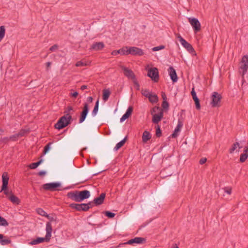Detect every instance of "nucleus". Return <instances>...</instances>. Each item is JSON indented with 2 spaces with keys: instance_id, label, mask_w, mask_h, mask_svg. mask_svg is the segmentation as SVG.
Instances as JSON below:
<instances>
[{
  "instance_id": "f257e3e1",
  "label": "nucleus",
  "mask_w": 248,
  "mask_h": 248,
  "mask_svg": "<svg viewBox=\"0 0 248 248\" xmlns=\"http://www.w3.org/2000/svg\"><path fill=\"white\" fill-rule=\"evenodd\" d=\"M67 196L72 200L79 202L89 198L90 196V192L87 190L82 191L76 190L68 192Z\"/></svg>"
},
{
  "instance_id": "f03ea898",
  "label": "nucleus",
  "mask_w": 248,
  "mask_h": 248,
  "mask_svg": "<svg viewBox=\"0 0 248 248\" xmlns=\"http://www.w3.org/2000/svg\"><path fill=\"white\" fill-rule=\"evenodd\" d=\"M151 114L153 116L152 122L157 124L163 117V111L159 107L155 106L151 110Z\"/></svg>"
},
{
  "instance_id": "7ed1b4c3",
  "label": "nucleus",
  "mask_w": 248,
  "mask_h": 248,
  "mask_svg": "<svg viewBox=\"0 0 248 248\" xmlns=\"http://www.w3.org/2000/svg\"><path fill=\"white\" fill-rule=\"evenodd\" d=\"M72 116L69 113H67L60 118L57 123L55 124V128L57 129H61L70 124L72 120Z\"/></svg>"
},
{
  "instance_id": "20e7f679",
  "label": "nucleus",
  "mask_w": 248,
  "mask_h": 248,
  "mask_svg": "<svg viewBox=\"0 0 248 248\" xmlns=\"http://www.w3.org/2000/svg\"><path fill=\"white\" fill-rule=\"evenodd\" d=\"M176 36L181 45L191 54L195 53V50L191 44L185 40L180 34H177Z\"/></svg>"
},
{
  "instance_id": "39448f33",
  "label": "nucleus",
  "mask_w": 248,
  "mask_h": 248,
  "mask_svg": "<svg viewBox=\"0 0 248 248\" xmlns=\"http://www.w3.org/2000/svg\"><path fill=\"white\" fill-rule=\"evenodd\" d=\"M188 20L192 26L195 33H197L201 31V25L197 18L195 17H189Z\"/></svg>"
},
{
  "instance_id": "423d86ee",
  "label": "nucleus",
  "mask_w": 248,
  "mask_h": 248,
  "mask_svg": "<svg viewBox=\"0 0 248 248\" xmlns=\"http://www.w3.org/2000/svg\"><path fill=\"white\" fill-rule=\"evenodd\" d=\"M212 101L211 104L213 107H218L220 106V100L222 98L221 94L217 92H213L212 96Z\"/></svg>"
},
{
  "instance_id": "0eeeda50",
  "label": "nucleus",
  "mask_w": 248,
  "mask_h": 248,
  "mask_svg": "<svg viewBox=\"0 0 248 248\" xmlns=\"http://www.w3.org/2000/svg\"><path fill=\"white\" fill-rule=\"evenodd\" d=\"M61 186V184L60 182H53L50 183H46L43 185V188L46 190L51 191H55L59 190L58 189Z\"/></svg>"
},
{
  "instance_id": "6e6552de",
  "label": "nucleus",
  "mask_w": 248,
  "mask_h": 248,
  "mask_svg": "<svg viewBox=\"0 0 248 248\" xmlns=\"http://www.w3.org/2000/svg\"><path fill=\"white\" fill-rule=\"evenodd\" d=\"M248 69V56L245 55L243 57L241 61L240 69L242 71V76L244 78V75L247 72Z\"/></svg>"
},
{
  "instance_id": "1a4fd4ad",
  "label": "nucleus",
  "mask_w": 248,
  "mask_h": 248,
  "mask_svg": "<svg viewBox=\"0 0 248 248\" xmlns=\"http://www.w3.org/2000/svg\"><path fill=\"white\" fill-rule=\"evenodd\" d=\"M147 76L154 81L157 82L159 80V75L157 68L154 67L149 69Z\"/></svg>"
},
{
  "instance_id": "9d476101",
  "label": "nucleus",
  "mask_w": 248,
  "mask_h": 248,
  "mask_svg": "<svg viewBox=\"0 0 248 248\" xmlns=\"http://www.w3.org/2000/svg\"><path fill=\"white\" fill-rule=\"evenodd\" d=\"M145 242H146V239L144 238L137 237L133 239H131L128 240L127 242H126L125 243L120 244L119 245V247H120L123 245H126V244L132 245L134 243L143 244V243H145Z\"/></svg>"
},
{
  "instance_id": "9b49d317",
  "label": "nucleus",
  "mask_w": 248,
  "mask_h": 248,
  "mask_svg": "<svg viewBox=\"0 0 248 248\" xmlns=\"http://www.w3.org/2000/svg\"><path fill=\"white\" fill-rule=\"evenodd\" d=\"M128 53L134 56H142L144 54L142 49L135 46H129Z\"/></svg>"
},
{
  "instance_id": "f8f14e48",
  "label": "nucleus",
  "mask_w": 248,
  "mask_h": 248,
  "mask_svg": "<svg viewBox=\"0 0 248 248\" xmlns=\"http://www.w3.org/2000/svg\"><path fill=\"white\" fill-rule=\"evenodd\" d=\"M46 234L44 237L46 242H49L51 239L52 232V227L50 222H47L46 224Z\"/></svg>"
},
{
  "instance_id": "ddd939ff",
  "label": "nucleus",
  "mask_w": 248,
  "mask_h": 248,
  "mask_svg": "<svg viewBox=\"0 0 248 248\" xmlns=\"http://www.w3.org/2000/svg\"><path fill=\"white\" fill-rule=\"evenodd\" d=\"M89 108L88 106V104L85 103L84 104V107L83 108V110L80 113V116L79 120V123H83L86 119L87 115L89 112Z\"/></svg>"
},
{
  "instance_id": "4468645a",
  "label": "nucleus",
  "mask_w": 248,
  "mask_h": 248,
  "mask_svg": "<svg viewBox=\"0 0 248 248\" xmlns=\"http://www.w3.org/2000/svg\"><path fill=\"white\" fill-rule=\"evenodd\" d=\"M169 75L173 82H176L178 80V77L175 70L172 66H170L168 69Z\"/></svg>"
},
{
  "instance_id": "2eb2a0df",
  "label": "nucleus",
  "mask_w": 248,
  "mask_h": 248,
  "mask_svg": "<svg viewBox=\"0 0 248 248\" xmlns=\"http://www.w3.org/2000/svg\"><path fill=\"white\" fill-rule=\"evenodd\" d=\"M122 69L124 71V75L128 78H131L133 80L136 79L135 75L131 70H130L125 67H123Z\"/></svg>"
},
{
  "instance_id": "dca6fc26",
  "label": "nucleus",
  "mask_w": 248,
  "mask_h": 248,
  "mask_svg": "<svg viewBox=\"0 0 248 248\" xmlns=\"http://www.w3.org/2000/svg\"><path fill=\"white\" fill-rule=\"evenodd\" d=\"M105 197H106V193H102L100 195L99 197H97L93 200V203L94 204V205L96 206H98V205L102 204L104 201Z\"/></svg>"
},
{
  "instance_id": "f3484780",
  "label": "nucleus",
  "mask_w": 248,
  "mask_h": 248,
  "mask_svg": "<svg viewBox=\"0 0 248 248\" xmlns=\"http://www.w3.org/2000/svg\"><path fill=\"white\" fill-rule=\"evenodd\" d=\"M9 179V178L8 175V173L6 172H4L2 175V190H4L7 188Z\"/></svg>"
},
{
  "instance_id": "a211bd4d",
  "label": "nucleus",
  "mask_w": 248,
  "mask_h": 248,
  "mask_svg": "<svg viewBox=\"0 0 248 248\" xmlns=\"http://www.w3.org/2000/svg\"><path fill=\"white\" fill-rule=\"evenodd\" d=\"M105 46L104 44L102 42H96L91 46V49L96 51L102 50Z\"/></svg>"
},
{
  "instance_id": "6ab92c4d",
  "label": "nucleus",
  "mask_w": 248,
  "mask_h": 248,
  "mask_svg": "<svg viewBox=\"0 0 248 248\" xmlns=\"http://www.w3.org/2000/svg\"><path fill=\"white\" fill-rule=\"evenodd\" d=\"M133 111V108L132 107H129L126 111V112L123 115L120 119L121 122L125 121L126 119L128 118L131 115Z\"/></svg>"
},
{
  "instance_id": "aec40b11",
  "label": "nucleus",
  "mask_w": 248,
  "mask_h": 248,
  "mask_svg": "<svg viewBox=\"0 0 248 248\" xmlns=\"http://www.w3.org/2000/svg\"><path fill=\"white\" fill-rule=\"evenodd\" d=\"M248 157V148H246L244 150V153L240 155V162H244Z\"/></svg>"
},
{
  "instance_id": "412c9836",
  "label": "nucleus",
  "mask_w": 248,
  "mask_h": 248,
  "mask_svg": "<svg viewBox=\"0 0 248 248\" xmlns=\"http://www.w3.org/2000/svg\"><path fill=\"white\" fill-rule=\"evenodd\" d=\"M44 242H46L44 237H38L36 239H34L29 242V244L31 245H34L43 243Z\"/></svg>"
},
{
  "instance_id": "4be33fe9",
  "label": "nucleus",
  "mask_w": 248,
  "mask_h": 248,
  "mask_svg": "<svg viewBox=\"0 0 248 248\" xmlns=\"http://www.w3.org/2000/svg\"><path fill=\"white\" fill-rule=\"evenodd\" d=\"M111 93L109 89H104L103 90V99L104 101H107L110 94Z\"/></svg>"
},
{
  "instance_id": "5701e85b",
  "label": "nucleus",
  "mask_w": 248,
  "mask_h": 248,
  "mask_svg": "<svg viewBox=\"0 0 248 248\" xmlns=\"http://www.w3.org/2000/svg\"><path fill=\"white\" fill-rule=\"evenodd\" d=\"M151 138V136L150 132L147 131H144L143 133L142 137L143 142H146Z\"/></svg>"
},
{
  "instance_id": "b1692460",
  "label": "nucleus",
  "mask_w": 248,
  "mask_h": 248,
  "mask_svg": "<svg viewBox=\"0 0 248 248\" xmlns=\"http://www.w3.org/2000/svg\"><path fill=\"white\" fill-rule=\"evenodd\" d=\"M9 200L12 202L16 204H19L20 202L18 198L13 194H11V195L9 197Z\"/></svg>"
},
{
  "instance_id": "393cba45",
  "label": "nucleus",
  "mask_w": 248,
  "mask_h": 248,
  "mask_svg": "<svg viewBox=\"0 0 248 248\" xmlns=\"http://www.w3.org/2000/svg\"><path fill=\"white\" fill-rule=\"evenodd\" d=\"M148 99L149 101L152 103H155L157 102L158 98L156 94H150V96H148Z\"/></svg>"
},
{
  "instance_id": "a878e982",
  "label": "nucleus",
  "mask_w": 248,
  "mask_h": 248,
  "mask_svg": "<svg viewBox=\"0 0 248 248\" xmlns=\"http://www.w3.org/2000/svg\"><path fill=\"white\" fill-rule=\"evenodd\" d=\"M126 140L127 137H126L123 140H122L121 141H120L116 144V145L114 148V150L116 151L118 150H119L120 148H121L124 144Z\"/></svg>"
},
{
  "instance_id": "bb28decb",
  "label": "nucleus",
  "mask_w": 248,
  "mask_h": 248,
  "mask_svg": "<svg viewBox=\"0 0 248 248\" xmlns=\"http://www.w3.org/2000/svg\"><path fill=\"white\" fill-rule=\"evenodd\" d=\"M91 208V206H88L86 203L79 204V211H87Z\"/></svg>"
},
{
  "instance_id": "cd10ccee",
  "label": "nucleus",
  "mask_w": 248,
  "mask_h": 248,
  "mask_svg": "<svg viewBox=\"0 0 248 248\" xmlns=\"http://www.w3.org/2000/svg\"><path fill=\"white\" fill-rule=\"evenodd\" d=\"M237 147H239V149L242 148L241 146H240V144L238 142H236L232 144V148L229 149V153L230 154L233 153Z\"/></svg>"
},
{
  "instance_id": "c85d7f7f",
  "label": "nucleus",
  "mask_w": 248,
  "mask_h": 248,
  "mask_svg": "<svg viewBox=\"0 0 248 248\" xmlns=\"http://www.w3.org/2000/svg\"><path fill=\"white\" fill-rule=\"evenodd\" d=\"M42 161H43V160L40 159V160H39L38 161H37L36 162L31 163V164L29 165V167L31 169H35L36 168H37L38 166L41 164Z\"/></svg>"
},
{
  "instance_id": "c756f323",
  "label": "nucleus",
  "mask_w": 248,
  "mask_h": 248,
  "mask_svg": "<svg viewBox=\"0 0 248 248\" xmlns=\"http://www.w3.org/2000/svg\"><path fill=\"white\" fill-rule=\"evenodd\" d=\"M99 108V98L97 100L95 106L94 107L92 111V115L93 116H95L96 113L98 112Z\"/></svg>"
},
{
  "instance_id": "7c9ffc66",
  "label": "nucleus",
  "mask_w": 248,
  "mask_h": 248,
  "mask_svg": "<svg viewBox=\"0 0 248 248\" xmlns=\"http://www.w3.org/2000/svg\"><path fill=\"white\" fill-rule=\"evenodd\" d=\"M128 46L123 47V48L120 49V54L122 55H129V53H128Z\"/></svg>"
},
{
  "instance_id": "2f4dec72",
  "label": "nucleus",
  "mask_w": 248,
  "mask_h": 248,
  "mask_svg": "<svg viewBox=\"0 0 248 248\" xmlns=\"http://www.w3.org/2000/svg\"><path fill=\"white\" fill-rule=\"evenodd\" d=\"M183 126V123L181 119H179L178 121V124L176 127L175 129V132H179L180 131L181 128Z\"/></svg>"
},
{
  "instance_id": "473e14b6",
  "label": "nucleus",
  "mask_w": 248,
  "mask_h": 248,
  "mask_svg": "<svg viewBox=\"0 0 248 248\" xmlns=\"http://www.w3.org/2000/svg\"><path fill=\"white\" fill-rule=\"evenodd\" d=\"M5 33V29L4 26L0 27V41L3 39Z\"/></svg>"
},
{
  "instance_id": "72a5a7b5",
  "label": "nucleus",
  "mask_w": 248,
  "mask_h": 248,
  "mask_svg": "<svg viewBox=\"0 0 248 248\" xmlns=\"http://www.w3.org/2000/svg\"><path fill=\"white\" fill-rule=\"evenodd\" d=\"M90 62H83L82 61H78L76 63L75 65L77 67H79V66H84L89 65Z\"/></svg>"
},
{
  "instance_id": "f704fd0d",
  "label": "nucleus",
  "mask_w": 248,
  "mask_h": 248,
  "mask_svg": "<svg viewBox=\"0 0 248 248\" xmlns=\"http://www.w3.org/2000/svg\"><path fill=\"white\" fill-rule=\"evenodd\" d=\"M103 213L104 214V215L106 216H107L108 218H113L115 216V213H112L110 211H105V212H104Z\"/></svg>"
},
{
  "instance_id": "c9c22d12",
  "label": "nucleus",
  "mask_w": 248,
  "mask_h": 248,
  "mask_svg": "<svg viewBox=\"0 0 248 248\" xmlns=\"http://www.w3.org/2000/svg\"><path fill=\"white\" fill-rule=\"evenodd\" d=\"M36 212L39 215L43 217H46V216L47 215V213L43 209L40 208L36 209Z\"/></svg>"
},
{
  "instance_id": "e433bc0d",
  "label": "nucleus",
  "mask_w": 248,
  "mask_h": 248,
  "mask_svg": "<svg viewBox=\"0 0 248 248\" xmlns=\"http://www.w3.org/2000/svg\"><path fill=\"white\" fill-rule=\"evenodd\" d=\"M8 223L3 217L0 216V226H7Z\"/></svg>"
},
{
  "instance_id": "4c0bfd02",
  "label": "nucleus",
  "mask_w": 248,
  "mask_h": 248,
  "mask_svg": "<svg viewBox=\"0 0 248 248\" xmlns=\"http://www.w3.org/2000/svg\"><path fill=\"white\" fill-rule=\"evenodd\" d=\"M52 144V142H49L44 147V151H43V154L44 155L46 154L50 150V146Z\"/></svg>"
},
{
  "instance_id": "58836bf2",
  "label": "nucleus",
  "mask_w": 248,
  "mask_h": 248,
  "mask_svg": "<svg viewBox=\"0 0 248 248\" xmlns=\"http://www.w3.org/2000/svg\"><path fill=\"white\" fill-rule=\"evenodd\" d=\"M141 93L143 96L148 98V96H149L150 94H151L152 93H150L148 90L142 89L141 90Z\"/></svg>"
},
{
  "instance_id": "ea45409f",
  "label": "nucleus",
  "mask_w": 248,
  "mask_h": 248,
  "mask_svg": "<svg viewBox=\"0 0 248 248\" xmlns=\"http://www.w3.org/2000/svg\"><path fill=\"white\" fill-rule=\"evenodd\" d=\"M156 136L157 137L159 138L162 135V132L161 130L160 129V126L159 125H157L156 127Z\"/></svg>"
},
{
  "instance_id": "a19ab883",
  "label": "nucleus",
  "mask_w": 248,
  "mask_h": 248,
  "mask_svg": "<svg viewBox=\"0 0 248 248\" xmlns=\"http://www.w3.org/2000/svg\"><path fill=\"white\" fill-rule=\"evenodd\" d=\"M69 207L72 209H76L78 211H79V204L78 203H71L69 204Z\"/></svg>"
},
{
  "instance_id": "79ce46f5",
  "label": "nucleus",
  "mask_w": 248,
  "mask_h": 248,
  "mask_svg": "<svg viewBox=\"0 0 248 248\" xmlns=\"http://www.w3.org/2000/svg\"><path fill=\"white\" fill-rule=\"evenodd\" d=\"M11 242V241L10 239H1L0 240V243L2 245H5L10 244Z\"/></svg>"
},
{
  "instance_id": "37998d69",
  "label": "nucleus",
  "mask_w": 248,
  "mask_h": 248,
  "mask_svg": "<svg viewBox=\"0 0 248 248\" xmlns=\"http://www.w3.org/2000/svg\"><path fill=\"white\" fill-rule=\"evenodd\" d=\"M10 141L9 137H3L0 139V143H7Z\"/></svg>"
},
{
  "instance_id": "c03bdc74",
  "label": "nucleus",
  "mask_w": 248,
  "mask_h": 248,
  "mask_svg": "<svg viewBox=\"0 0 248 248\" xmlns=\"http://www.w3.org/2000/svg\"><path fill=\"white\" fill-rule=\"evenodd\" d=\"M165 48V46L163 45H160L154 47L152 48V50L153 51H156L160 50L161 49H163Z\"/></svg>"
},
{
  "instance_id": "a18cd8bd",
  "label": "nucleus",
  "mask_w": 248,
  "mask_h": 248,
  "mask_svg": "<svg viewBox=\"0 0 248 248\" xmlns=\"http://www.w3.org/2000/svg\"><path fill=\"white\" fill-rule=\"evenodd\" d=\"M191 94L192 96L193 100L199 99L196 95V92L195 91L194 88L192 89V91L191 92Z\"/></svg>"
},
{
  "instance_id": "49530a36",
  "label": "nucleus",
  "mask_w": 248,
  "mask_h": 248,
  "mask_svg": "<svg viewBox=\"0 0 248 248\" xmlns=\"http://www.w3.org/2000/svg\"><path fill=\"white\" fill-rule=\"evenodd\" d=\"M18 138H19V137L17 135V134H16L15 135H12L10 137H9V139H10V140L16 141L18 140Z\"/></svg>"
},
{
  "instance_id": "de8ad7c7",
  "label": "nucleus",
  "mask_w": 248,
  "mask_h": 248,
  "mask_svg": "<svg viewBox=\"0 0 248 248\" xmlns=\"http://www.w3.org/2000/svg\"><path fill=\"white\" fill-rule=\"evenodd\" d=\"M194 101L195 102L196 108L198 110L200 109L201 108V105L199 99L194 100Z\"/></svg>"
},
{
  "instance_id": "09e8293b",
  "label": "nucleus",
  "mask_w": 248,
  "mask_h": 248,
  "mask_svg": "<svg viewBox=\"0 0 248 248\" xmlns=\"http://www.w3.org/2000/svg\"><path fill=\"white\" fill-rule=\"evenodd\" d=\"M26 132L27 131L26 130L21 129L17 134L19 137H22L25 135Z\"/></svg>"
},
{
  "instance_id": "8fccbe9b",
  "label": "nucleus",
  "mask_w": 248,
  "mask_h": 248,
  "mask_svg": "<svg viewBox=\"0 0 248 248\" xmlns=\"http://www.w3.org/2000/svg\"><path fill=\"white\" fill-rule=\"evenodd\" d=\"M162 107L163 108H168L169 107V103L167 101H163L162 104Z\"/></svg>"
},
{
  "instance_id": "3c124183",
  "label": "nucleus",
  "mask_w": 248,
  "mask_h": 248,
  "mask_svg": "<svg viewBox=\"0 0 248 248\" xmlns=\"http://www.w3.org/2000/svg\"><path fill=\"white\" fill-rule=\"evenodd\" d=\"M133 82L135 85V86H136V89L137 90H140V84H139V83L138 82L136 78L135 79V80H133Z\"/></svg>"
},
{
  "instance_id": "603ef678",
  "label": "nucleus",
  "mask_w": 248,
  "mask_h": 248,
  "mask_svg": "<svg viewBox=\"0 0 248 248\" xmlns=\"http://www.w3.org/2000/svg\"><path fill=\"white\" fill-rule=\"evenodd\" d=\"M58 48V46L57 45H54L50 47L49 50L52 52L54 51Z\"/></svg>"
},
{
  "instance_id": "864d4df0",
  "label": "nucleus",
  "mask_w": 248,
  "mask_h": 248,
  "mask_svg": "<svg viewBox=\"0 0 248 248\" xmlns=\"http://www.w3.org/2000/svg\"><path fill=\"white\" fill-rule=\"evenodd\" d=\"M224 191L228 194H231L232 193V188L231 187H225Z\"/></svg>"
},
{
  "instance_id": "5fc2aeb1",
  "label": "nucleus",
  "mask_w": 248,
  "mask_h": 248,
  "mask_svg": "<svg viewBox=\"0 0 248 248\" xmlns=\"http://www.w3.org/2000/svg\"><path fill=\"white\" fill-rule=\"evenodd\" d=\"M46 217H47L49 220H50V222L51 223V222L52 221H56V219L54 218L53 217H50L49 215L47 214V215L46 216Z\"/></svg>"
},
{
  "instance_id": "6e6d98bb",
  "label": "nucleus",
  "mask_w": 248,
  "mask_h": 248,
  "mask_svg": "<svg viewBox=\"0 0 248 248\" xmlns=\"http://www.w3.org/2000/svg\"><path fill=\"white\" fill-rule=\"evenodd\" d=\"M46 70L47 71H48L51 66V62H46Z\"/></svg>"
},
{
  "instance_id": "4d7b16f0",
  "label": "nucleus",
  "mask_w": 248,
  "mask_h": 248,
  "mask_svg": "<svg viewBox=\"0 0 248 248\" xmlns=\"http://www.w3.org/2000/svg\"><path fill=\"white\" fill-rule=\"evenodd\" d=\"M207 161V159L206 158H202L200 161L199 163L200 164L202 165L204 164Z\"/></svg>"
},
{
  "instance_id": "13d9d810",
  "label": "nucleus",
  "mask_w": 248,
  "mask_h": 248,
  "mask_svg": "<svg viewBox=\"0 0 248 248\" xmlns=\"http://www.w3.org/2000/svg\"><path fill=\"white\" fill-rule=\"evenodd\" d=\"M72 110H73V107L72 106H68L67 107V110H65L64 111V113H65V114L67 113H69V112Z\"/></svg>"
},
{
  "instance_id": "bf43d9fd",
  "label": "nucleus",
  "mask_w": 248,
  "mask_h": 248,
  "mask_svg": "<svg viewBox=\"0 0 248 248\" xmlns=\"http://www.w3.org/2000/svg\"><path fill=\"white\" fill-rule=\"evenodd\" d=\"M118 54H120V49L118 50H114L111 53V54L114 56L117 55Z\"/></svg>"
},
{
  "instance_id": "052dcab7",
  "label": "nucleus",
  "mask_w": 248,
  "mask_h": 248,
  "mask_svg": "<svg viewBox=\"0 0 248 248\" xmlns=\"http://www.w3.org/2000/svg\"><path fill=\"white\" fill-rule=\"evenodd\" d=\"M46 174V171L44 170H41L38 173V175L39 176H43Z\"/></svg>"
},
{
  "instance_id": "680f3d73",
  "label": "nucleus",
  "mask_w": 248,
  "mask_h": 248,
  "mask_svg": "<svg viewBox=\"0 0 248 248\" xmlns=\"http://www.w3.org/2000/svg\"><path fill=\"white\" fill-rule=\"evenodd\" d=\"M162 98L163 99V101H167V96L165 93H162Z\"/></svg>"
},
{
  "instance_id": "e2e57ef3",
  "label": "nucleus",
  "mask_w": 248,
  "mask_h": 248,
  "mask_svg": "<svg viewBox=\"0 0 248 248\" xmlns=\"http://www.w3.org/2000/svg\"><path fill=\"white\" fill-rule=\"evenodd\" d=\"M178 132H175V131L174 130L173 133L171 134V137L173 138L177 137L178 136Z\"/></svg>"
},
{
  "instance_id": "0e129e2a",
  "label": "nucleus",
  "mask_w": 248,
  "mask_h": 248,
  "mask_svg": "<svg viewBox=\"0 0 248 248\" xmlns=\"http://www.w3.org/2000/svg\"><path fill=\"white\" fill-rule=\"evenodd\" d=\"M3 191V192H4V194L6 195H8V194H9V192H8V191L7 190V188H6L4 190H2V188L1 189V191Z\"/></svg>"
},
{
  "instance_id": "69168bd1",
  "label": "nucleus",
  "mask_w": 248,
  "mask_h": 248,
  "mask_svg": "<svg viewBox=\"0 0 248 248\" xmlns=\"http://www.w3.org/2000/svg\"><path fill=\"white\" fill-rule=\"evenodd\" d=\"M78 95V93L77 92H75L72 93V96L75 98L77 97Z\"/></svg>"
},
{
  "instance_id": "338daca9",
  "label": "nucleus",
  "mask_w": 248,
  "mask_h": 248,
  "mask_svg": "<svg viewBox=\"0 0 248 248\" xmlns=\"http://www.w3.org/2000/svg\"><path fill=\"white\" fill-rule=\"evenodd\" d=\"M93 98L92 96H89L87 98V101L90 103H92L93 102Z\"/></svg>"
},
{
  "instance_id": "774afa93",
  "label": "nucleus",
  "mask_w": 248,
  "mask_h": 248,
  "mask_svg": "<svg viewBox=\"0 0 248 248\" xmlns=\"http://www.w3.org/2000/svg\"><path fill=\"white\" fill-rule=\"evenodd\" d=\"M93 203V201L90 202L88 203H86V204H87L88 206H91V208H92L93 206V205H92Z\"/></svg>"
}]
</instances>
